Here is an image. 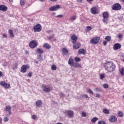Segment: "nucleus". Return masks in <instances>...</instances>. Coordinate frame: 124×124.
<instances>
[{
  "instance_id": "1",
  "label": "nucleus",
  "mask_w": 124,
  "mask_h": 124,
  "mask_svg": "<svg viewBox=\"0 0 124 124\" xmlns=\"http://www.w3.org/2000/svg\"><path fill=\"white\" fill-rule=\"evenodd\" d=\"M104 67H105V70L108 71V72H111L115 70L116 66L115 65V63L112 62H107L104 63Z\"/></svg>"
},
{
  "instance_id": "2",
  "label": "nucleus",
  "mask_w": 124,
  "mask_h": 124,
  "mask_svg": "<svg viewBox=\"0 0 124 124\" xmlns=\"http://www.w3.org/2000/svg\"><path fill=\"white\" fill-rule=\"evenodd\" d=\"M103 19V22L105 23V24H107L108 23V17H109V14L107 12H104L102 15Z\"/></svg>"
},
{
  "instance_id": "3",
  "label": "nucleus",
  "mask_w": 124,
  "mask_h": 124,
  "mask_svg": "<svg viewBox=\"0 0 124 124\" xmlns=\"http://www.w3.org/2000/svg\"><path fill=\"white\" fill-rule=\"evenodd\" d=\"M34 32H39L42 30V26L39 24H37L33 28Z\"/></svg>"
},
{
  "instance_id": "4",
  "label": "nucleus",
  "mask_w": 124,
  "mask_h": 124,
  "mask_svg": "<svg viewBox=\"0 0 124 124\" xmlns=\"http://www.w3.org/2000/svg\"><path fill=\"white\" fill-rule=\"evenodd\" d=\"M37 45H38V44L35 40L31 41L29 43V46L30 48H31V49H34Z\"/></svg>"
},
{
  "instance_id": "5",
  "label": "nucleus",
  "mask_w": 124,
  "mask_h": 124,
  "mask_svg": "<svg viewBox=\"0 0 124 124\" xmlns=\"http://www.w3.org/2000/svg\"><path fill=\"white\" fill-rule=\"evenodd\" d=\"M100 40V37H95L90 40L91 44H97Z\"/></svg>"
},
{
  "instance_id": "6",
  "label": "nucleus",
  "mask_w": 124,
  "mask_h": 124,
  "mask_svg": "<svg viewBox=\"0 0 124 124\" xmlns=\"http://www.w3.org/2000/svg\"><path fill=\"white\" fill-rule=\"evenodd\" d=\"M122 5L120 3H115L112 6V10H121Z\"/></svg>"
},
{
  "instance_id": "7",
  "label": "nucleus",
  "mask_w": 124,
  "mask_h": 124,
  "mask_svg": "<svg viewBox=\"0 0 124 124\" xmlns=\"http://www.w3.org/2000/svg\"><path fill=\"white\" fill-rule=\"evenodd\" d=\"M28 68H30V66L29 65H23L21 66L20 72L22 73H26V72H27V69Z\"/></svg>"
},
{
  "instance_id": "8",
  "label": "nucleus",
  "mask_w": 124,
  "mask_h": 124,
  "mask_svg": "<svg viewBox=\"0 0 124 124\" xmlns=\"http://www.w3.org/2000/svg\"><path fill=\"white\" fill-rule=\"evenodd\" d=\"M60 9V5H56L55 6L50 7L49 8V11H57Z\"/></svg>"
},
{
  "instance_id": "9",
  "label": "nucleus",
  "mask_w": 124,
  "mask_h": 124,
  "mask_svg": "<svg viewBox=\"0 0 124 124\" xmlns=\"http://www.w3.org/2000/svg\"><path fill=\"white\" fill-rule=\"evenodd\" d=\"M0 84L2 87L5 88V89H9V88L10 87V84H7V83H5V82H4V81L0 82Z\"/></svg>"
},
{
  "instance_id": "10",
  "label": "nucleus",
  "mask_w": 124,
  "mask_h": 124,
  "mask_svg": "<svg viewBox=\"0 0 124 124\" xmlns=\"http://www.w3.org/2000/svg\"><path fill=\"white\" fill-rule=\"evenodd\" d=\"M121 47H122V46L121 45V44L119 43H116L114 44L113 46V50H114V51H117V50H119V49H121Z\"/></svg>"
},
{
  "instance_id": "11",
  "label": "nucleus",
  "mask_w": 124,
  "mask_h": 124,
  "mask_svg": "<svg viewBox=\"0 0 124 124\" xmlns=\"http://www.w3.org/2000/svg\"><path fill=\"white\" fill-rule=\"evenodd\" d=\"M109 121L110 123H116L117 122V117L115 116H110Z\"/></svg>"
},
{
  "instance_id": "12",
  "label": "nucleus",
  "mask_w": 124,
  "mask_h": 124,
  "mask_svg": "<svg viewBox=\"0 0 124 124\" xmlns=\"http://www.w3.org/2000/svg\"><path fill=\"white\" fill-rule=\"evenodd\" d=\"M78 55H86V50L81 48L78 50Z\"/></svg>"
},
{
  "instance_id": "13",
  "label": "nucleus",
  "mask_w": 124,
  "mask_h": 124,
  "mask_svg": "<svg viewBox=\"0 0 124 124\" xmlns=\"http://www.w3.org/2000/svg\"><path fill=\"white\" fill-rule=\"evenodd\" d=\"M42 87L43 88L44 92H46V93H50V92L51 91V88H47L45 85H42Z\"/></svg>"
},
{
  "instance_id": "14",
  "label": "nucleus",
  "mask_w": 124,
  "mask_h": 124,
  "mask_svg": "<svg viewBox=\"0 0 124 124\" xmlns=\"http://www.w3.org/2000/svg\"><path fill=\"white\" fill-rule=\"evenodd\" d=\"M91 13L94 15L97 14V9L96 7H93L91 9Z\"/></svg>"
},
{
  "instance_id": "15",
  "label": "nucleus",
  "mask_w": 124,
  "mask_h": 124,
  "mask_svg": "<svg viewBox=\"0 0 124 124\" xmlns=\"http://www.w3.org/2000/svg\"><path fill=\"white\" fill-rule=\"evenodd\" d=\"M71 39L72 40H73L72 41V43L73 44H75V43H76V41H77V39H78V38L77 37V36L75 35H73L71 36Z\"/></svg>"
},
{
  "instance_id": "16",
  "label": "nucleus",
  "mask_w": 124,
  "mask_h": 124,
  "mask_svg": "<svg viewBox=\"0 0 124 124\" xmlns=\"http://www.w3.org/2000/svg\"><path fill=\"white\" fill-rule=\"evenodd\" d=\"M5 111L8 112L9 115H11V107H10V106H6Z\"/></svg>"
},
{
  "instance_id": "17",
  "label": "nucleus",
  "mask_w": 124,
  "mask_h": 124,
  "mask_svg": "<svg viewBox=\"0 0 124 124\" xmlns=\"http://www.w3.org/2000/svg\"><path fill=\"white\" fill-rule=\"evenodd\" d=\"M68 64L70 65V66H73L74 64V60L73 58H70L68 61Z\"/></svg>"
},
{
  "instance_id": "18",
  "label": "nucleus",
  "mask_w": 124,
  "mask_h": 124,
  "mask_svg": "<svg viewBox=\"0 0 124 124\" xmlns=\"http://www.w3.org/2000/svg\"><path fill=\"white\" fill-rule=\"evenodd\" d=\"M62 53L64 56H67L68 55V50L66 48H63L62 49Z\"/></svg>"
},
{
  "instance_id": "19",
  "label": "nucleus",
  "mask_w": 124,
  "mask_h": 124,
  "mask_svg": "<svg viewBox=\"0 0 124 124\" xmlns=\"http://www.w3.org/2000/svg\"><path fill=\"white\" fill-rule=\"evenodd\" d=\"M0 10L1 11H6L7 10V7L4 5H0Z\"/></svg>"
},
{
  "instance_id": "20",
  "label": "nucleus",
  "mask_w": 124,
  "mask_h": 124,
  "mask_svg": "<svg viewBox=\"0 0 124 124\" xmlns=\"http://www.w3.org/2000/svg\"><path fill=\"white\" fill-rule=\"evenodd\" d=\"M35 52L37 54H39V55H42V54H43V53H44V51L41 48H37V49L36 50Z\"/></svg>"
},
{
  "instance_id": "21",
  "label": "nucleus",
  "mask_w": 124,
  "mask_h": 124,
  "mask_svg": "<svg viewBox=\"0 0 124 124\" xmlns=\"http://www.w3.org/2000/svg\"><path fill=\"white\" fill-rule=\"evenodd\" d=\"M42 105V101L41 100H38L36 102V107H40Z\"/></svg>"
},
{
  "instance_id": "22",
  "label": "nucleus",
  "mask_w": 124,
  "mask_h": 124,
  "mask_svg": "<svg viewBox=\"0 0 124 124\" xmlns=\"http://www.w3.org/2000/svg\"><path fill=\"white\" fill-rule=\"evenodd\" d=\"M67 113L69 116L70 118H71V117H73V115H74V112H73V111H72V110H68L67 111Z\"/></svg>"
},
{
  "instance_id": "23",
  "label": "nucleus",
  "mask_w": 124,
  "mask_h": 124,
  "mask_svg": "<svg viewBox=\"0 0 124 124\" xmlns=\"http://www.w3.org/2000/svg\"><path fill=\"white\" fill-rule=\"evenodd\" d=\"M80 46H81V44L78 43V44L74 45L73 46V48L74 49L77 50V49H79V48H80Z\"/></svg>"
},
{
  "instance_id": "24",
  "label": "nucleus",
  "mask_w": 124,
  "mask_h": 124,
  "mask_svg": "<svg viewBox=\"0 0 124 124\" xmlns=\"http://www.w3.org/2000/svg\"><path fill=\"white\" fill-rule=\"evenodd\" d=\"M43 47L46 48V49H49L51 48V46L48 44H44Z\"/></svg>"
},
{
  "instance_id": "25",
  "label": "nucleus",
  "mask_w": 124,
  "mask_h": 124,
  "mask_svg": "<svg viewBox=\"0 0 124 124\" xmlns=\"http://www.w3.org/2000/svg\"><path fill=\"white\" fill-rule=\"evenodd\" d=\"M117 37L118 38V39H123V37H124V36L123 35V34L122 33H120L117 35Z\"/></svg>"
},
{
  "instance_id": "26",
  "label": "nucleus",
  "mask_w": 124,
  "mask_h": 124,
  "mask_svg": "<svg viewBox=\"0 0 124 124\" xmlns=\"http://www.w3.org/2000/svg\"><path fill=\"white\" fill-rule=\"evenodd\" d=\"M75 68H77V67H80L81 66V65L79 64V63L75 62L74 63V65H73Z\"/></svg>"
},
{
  "instance_id": "27",
  "label": "nucleus",
  "mask_w": 124,
  "mask_h": 124,
  "mask_svg": "<svg viewBox=\"0 0 124 124\" xmlns=\"http://www.w3.org/2000/svg\"><path fill=\"white\" fill-rule=\"evenodd\" d=\"M8 31L11 37H14V34H13V31L12 30H9Z\"/></svg>"
},
{
  "instance_id": "28",
  "label": "nucleus",
  "mask_w": 124,
  "mask_h": 124,
  "mask_svg": "<svg viewBox=\"0 0 124 124\" xmlns=\"http://www.w3.org/2000/svg\"><path fill=\"white\" fill-rule=\"evenodd\" d=\"M98 120V118L97 117H94L91 120L92 123H96L97 121Z\"/></svg>"
},
{
  "instance_id": "29",
  "label": "nucleus",
  "mask_w": 124,
  "mask_h": 124,
  "mask_svg": "<svg viewBox=\"0 0 124 124\" xmlns=\"http://www.w3.org/2000/svg\"><path fill=\"white\" fill-rule=\"evenodd\" d=\"M103 112L105 114H109L110 113L109 112V110L107 109V108H104L103 110Z\"/></svg>"
},
{
  "instance_id": "30",
  "label": "nucleus",
  "mask_w": 124,
  "mask_h": 124,
  "mask_svg": "<svg viewBox=\"0 0 124 124\" xmlns=\"http://www.w3.org/2000/svg\"><path fill=\"white\" fill-rule=\"evenodd\" d=\"M70 20L71 21H75V20H76V16H73L70 17Z\"/></svg>"
},
{
  "instance_id": "31",
  "label": "nucleus",
  "mask_w": 124,
  "mask_h": 124,
  "mask_svg": "<svg viewBox=\"0 0 124 124\" xmlns=\"http://www.w3.org/2000/svg\"><path fill=\"white\" fill-rule=\"evenodd\" d=\"M75 61L76 62H81V59L79 58L78 57H75Z\"/></svg>"
},
{
  "instance_id": "32",
  "label": "nucleus",
  "mask_w": 124,
  "mask_h": 124,
  "mask_svg": "<svg viewBox=\"0 0 124 124\" xmlns=\"http://www.w3.org/2000/svg\"><path fill=\"white\" fill-rule=\"evenodd\" d=\"M37 60H39L40 62H42V61H43V59H42V58L41 57V55L37 56Z\"/></svg>"
},
{
  "instance_id": "33",
  "label": "nucleus",
  "mask_w": 124,
  "mask_h": 124,
  "mask_svg": "<svg viewBox=\"0 0 124 124\" xmlns=\"http://www.w3.org/2000/svg\"><path fill=\"white\" fill-rule=\"evenodd\" d=\"M103 87L104 88V89H108V88H109V85H108L107 83L104 84L103 85Z\"/></svg>"
},
{
  "instance_id": "34",
  "label": "nucleus",
  "mask_w": 124,
  "mask_h": 124,
  "mask_svg": "<svg viewBox=\"0 0 124 124\" xmlns=\"http://www.w3.org/2000/svg\"><path fill=\"white\" fill-rule=\"evenodd\" d=\"M9 121V118L6 116L4 117V122L5 123H7V122H8Z\"/></svg>"
},
{
  "instance_id": "35",
  "label": "nucleus",
  "mask_w": 124,
  "mask_h": 124,
  "mask_svg": "<svg viewBox=\"0 0 124 124\" xmlns=\"http://www.w3.org/2000/svg\"><path fill=\"white\" fill-rule=\"evenodd\" d=\"M119 117H122L124 116V113L122 111H119L118 113Z\"/></svg>"
},
{
  "instance_id": "36",
  "label": "nucleus",
  "mask_w": 124,
  "mask_h": 124,
  "mask_svg": "<svg viewBox=\"0 0 124 124\" xmlns=\"http://www.w3.org/2000/svg\"><path fill=\"white\" fill-rule=\"evenodd\" d=\"M105 39L106 40H107V41H110V40H111V36H107L105 37Z\"/></svg>"
},
{
  "instance_id": "37",
  "label": "nucleus",
  "mask_w": 124,
  "mask_h": 124,
  "mask_svg": "<svg viewBox=\"0 0 124 124\" xmlns=\"http://www.w3.org/2000/svg\"><path fill=\"white\" fill-rule=\"evenodd\" d=\"M54 37H55V34H53L51 35L48 36L47 37V39L48 40L52 39V38H54Z\"/></svg>"
},
{
  "instance_id": "38",
  "label": "nucleus",
  "mask_w": 124,
  "mask_h": 124,
  "mask_svg": "<svg viewBox=\"0 0 124 124\" xmlns=\"http://www.w3.org/2000/svg\"><path fill=\"white\" fill-rule=\"evenodd\" d=\"M98 124H106V122L104 121H99Z\"/></svg>"
},
{
  "instance_id": "39",
  "label": "nucleus",
  "mask_w": 124,
  "mask_h": 124,
  "mask_svg": "<svg viewBox=\"0 0 124 124\" xmlns=\"http://www.w3.org/2000/svg\"><path fill=\"white\" fill-rule=\"evenodd\" d=\"M52 70H56L57 69V66L55 65H52L51 66Z\"/></svg>"
},
{
  "instance_id": "40",
  "label": "nucleus",
  "mask_w": 124,
  "mask_h": 124,
  "mask_svg": "<svg viewBox=\"0 0 124 124\" xmlns=\"http://www.w3.org/2000/svg\"><path fill=\"white\" fill-rule=\"evenodd\" d=\"M120 73L122 76H124V68H122L121 70H120Z\"/></svg>"
},
{
  "instance_id": "41",
  "label": "nucleus",
  "mask_w": 124,
  "mask_h": 124,
  "mask_svg": "<svg viewBox=\"0 0 124 124\" xmlns=\"http://www.w3.org/2000/svg\"><path fill=\"white\" fill-rule=\"evenodd\" d=\"M82 97H83V98H89V95H88V94H82Z\"/></svg>"
},
{
  "instance_id": "42",
  "label": "nucleus",
  "mask_w": 124,
  "mask_h": 124,
  "mask_svg": "<svg viewBox=\"0 0 124 124\" xmlns=\"http://www.w3.org/2000/svg\"><path fill=\"white\" fill-rule=\"evenodd\" d=\"M104 78H105V75H104V74H101L100 75V79L102 80V79H104Z\"/></svg>"
},
{
  "instance_id": "43",
  "label": "nucleus",
  "mask_w": 124,
  "mask_h": 124,
  "mask_svg": "<svg viewBox=\"0 0 124 124\" xmlns=\"http://www.w3.org/2000/svg\"><path fill=\"white\" fill-rule=\"evenodd\" d=\"M26 3V2L24 0H21L20 1V4L21 5H24Z\"/></svg>"
},
{
  "instance_id": "44",
  "label": "nucleus",
  "mask_w": 124,
  "mask_h": 124,
  "mask_svg": "<svg viewBox=\"0 0 124 124\" xmlns=\"http://www.w3.org/2000/svg\"><path fill=\"white\" fill-rule=\"evenodd\" d=\"M81 116H82V117H86V116H87V113H86V112H82V113H81Z\"/></svg>"
},
{
  "instance_id": "45",
  "label": "nucleus",
  "mask_w": 124,
  "mask_h": 124,
  "mask_svg": "<svg viewBox=\"0 0 124 124\" xmlns=\"http://www.w3.org/2000/svg\"><path fill=\"white\" fill-rule=\"evenodd\" d=\"M88 93H91V94H93V91L91 89L88 90Z\"/></svg>"
},
{
  "instance_id": "46",
  "label": "nucleus",
  "mask_w": 124,
  "mask_h": 124,
  "mask_svg": "<svg viewBox=\"0 0 124 124\" xmlns=\"http://www.w3.org/2000/svg\"><path fill=\"white\" fill-rule=\"evenodd\" d=\"M94 92H101V90L98 89V88H95L94 89Z\"/></svg>"
},
{
  "instance_id": "47",
  "label": "nucleus",
  "mask_w": 124,
  "mask_h": 124,
  "mask_svg": "<svg viewBox=\"0 0 124 124\" xmlns=\"http://www.w3.org/2000/svg\"><path fill=\"white\" fill-rule=\"evenodd\" d=\"M56 17H57V18H62V17H63V15H59L57 16Z\"/></svg>"
},
{
  "instance_id": "48",
  "label": "nucleus",
  "mask_w": 124,
  "mask_h": 124,
  "mask_svg": "<svg viewBox=\"0 0 124 124\" xmlns=\"http://www.w3.org/2000/svg\"><path fill=\"white\" fill-rule=\"evenodd\" d=\"M59 95L61 97H64V95L62 92L60 93Z\"/></svg>"
},
{
  "instance_id": "49",
  "label": "nucleus",
  "mask_w": 124,
  "mask_h": 124,
  "mask_svg": "<svg viewBox=\"0 0 124 124\" xmlns=\"http://www.w3.org/2000/svg\"><path fill=\"white\" fill-rule=\"evenodd\" d=\"M28 76L29 77H31L32 76V73L31 72L29 73Z\"/></svg>"
},
{
  "instance_id": "50",
  "label": "nucleus",
  "mask_w": 124,
  "mask_h": 124,
  "mask_svg": "<svg viewBox=\"0 0 124 124\" xmlns=\"http://www.w3.org/2000/svg\"><path fill=\"white\" fill-rule=\"evenodd\" d=\"M87 31H91V30H92V27H91V26H88V27H87Z\"/></svg>"
},
{
  "instance_id": "51",
  "label": "nucleus",
  "mask_w": 124,
  "mask_h": 124,
  "mask_svg": "<svg viewBox=\"0 0 124 124\" xmlns=\"http://www.w3.org/2000/svg\"><path fill=\"white\" fill-rule=\"evenodd\" d=\"M3 66H4L5 67H6V66H7V62H5L3 64Z\"/></svg>"
},
{
  "instance_id": "52",
  "label": "nucleus",
  "mask_w": 124,
  "mask_h": 124,
  "mask_svg": "<svg viewBox=\"0 0 124 124\" xmlns=\"http://www.w3.org/2000/svg\"><path fill=\"white\" fill-rule=\"evenodd\" d=\"M31 118H32V119H33V120H35V119H36V115H32V116H31Z\"/></svg>"
},
{
  "instance_id": "53",
  "label": "nucleus",
  "mask_w": 124,
  "mask_h": 124,
  "mask_svg": "<svg viewBox=\"0 0 124 124\" xmlns=\"http://www.w3.org/2000/svg\"><path fill=\"white\" fill-rule=\"evenodd\" d=\"M96 97H97L98 98L100 97V94H99V93H96Z\"/></svg>"
},
{
  "instance_id": "54",
  "label": "nucleus",
  "mask_w": 124,
  "mask_h": 124,
  "mask_svg": "<svg viewBox=\"0 0 124 124\" xmlns=\"http://www.w3.org/2000/svg\"><path fill=\"white\" fill-rule=\"evenodd\" d=\"M89 3H92V1H93V0H86Z\"/></svg>"
},
{
  "instance_id": "55",
  "label": "nucleus",
  "mask_w": 124,
  "mask_h": 124,
  "mask_svg": "<svg viewBox=\"0 0 124 124\" xmlns=\"http://www.w3.org/2000/svg\"><path fill=\"white\" fill-rule=\"evenodd\" d=\"M103 44H104V45L105 46H106V45H107V42L106 41H104L103 42Z\"/></svg>"
},
{
  "instance_id": "56",
  "label": "nucleus",
  "mask_w": 124,
  "mask_h": 124,
  "mask_svg": "<svg viewBox=\"0 0 124 124\" xmlns=\"http://www.w3.org/2000/svg\"><path fill=\"white\" fill-rule=\"evenodd\" d=\"M3 36L4 37V38H7V35L6 34H4Z\"/></svg>"
},
{
  "instance_id": "57",
  "label": "nucleus",
  "mask_w": 124,
  "mask_h": 124,
  "mask_svg": "<svg viewBox=\"0 0 124 124\" xmlns=\"http://www.w3.org/2000/svg\"><path fill=\"white\" fill-rule=\"evenodd\" d=\"M3 75V73H2V72L0 71V77H2Z\"/></svg>"
},
{
  "instance_id": "58",
  "label": "nucleus",
  "mask_w": 124,
  "mask_h": 124,
  "mask_svg": "<svg viewBox=\"0 0 124 124\" xmlns=\"http://www.w3.org/2000/svg\"><path fill=\"white\" fill-rule=\"evenodd\" d=\"M77 2H82L83 0H77Z\"/></svg>"
},
{
  "instance_id": "59",
  "label": "nucleus",
  "mask_w": 124,
  "mask_h": 124,
  "mask_svg": "<svg viewBox=\"0 0 124 124\" xmlns=\"http://www.w3.org/2000/svg\"><path fill=\"white\" fill-rule=\"evenodd\" d=\"M51 31H52L51 30L46 31V32H47V33H50V32H51Z\"/></svg>"
},
{
  "instance_id": "60",
  "label": "nucleus",
  "mask_w": 124,
  "mask_h": 124,
  "mask_svg": "<svg viewBox=\"0 0 124 124\" xmlns=\"http://www.w3.org/2000/svg\"><path fill=\"white\" fill-rule=\"evenodd\" d=\"M25 54H26V55H29V51H28V50H26L25 51Z\"/></svg>"
},
{
  "instance_id": "61",
  "label": "nucleus",
  "mask_w": 124,
  "mask_h": 124,
  "mask_svg": "<svg viewBox=\"0 0 124 124\" xmlns=\"http://www.w3.org/2000/svg\"><path fill=\"white\" fill-rule=\"evenodd\" d=\"M40 1H41L42 2H44L46 0H39Z\"/></svg>"
},
{
  "instance_id": "62",
  "label": "nucleus",
  "mask_w": 124,
  "mask_h": 124,
  "mask_svg": "<svg viewBox=\"0 0 124 124\" xmlns=\"http://www.w3.org/2000/svg\"><path fill=\"white\" fill-rule=\"evenodd\" d=\"M27 81L28 82V83H30V82H31V80L30 79H27Z\"/></svg>"
},
{
  "instance_id": "63",
  "label": "nucleus",
  "mask_w": 124,
  "mask_h": 124,
  "mask_svg": "<svg viewBox=\"0 0 124 124\" xmlns=\"http://www.w3.org/2000/svg\"><path fill=\"white\" fill-rule=\"evenodd\" d=\"M50 1H57L58 0H50Z\"/></svg>"
},
{
  "instance_id": "64",
  "label": "nucleus",
  "mask_w": 124,
  "mask_h": 124,
  "mask_svg": "<svg viewBox=\"0 0 124 124\" xmlns=\"http://www.w3.org/2000/svg\"><path fill=\"white\" fill-rule=\"evenodd\" d=\"M56 124H62V123H57Z\"/></svg>"
}]
</instances>
